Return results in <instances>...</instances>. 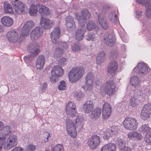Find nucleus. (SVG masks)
Masks as SVG:
<instances>
[{"instance_id": "obj_54", "label": "nucleus", "mask_w": 151, "mask_h": 151, "mask_svg": "<svg viewBox=\"0 0 151 151\" xmlns=\"http://www.w3.org/2000/svg\"><path fill=\"white\" fill-rule=\"evenodd\" d=\"M47 83L45 82L41 84L40 88L39 89V92L41 93H42L45 91L47 86Z\"/></svg>"}, {"instance_id": "obj_4", "label": "nucleus", "mask_w": 151, "mask_h": 151, "mask_svg": "<svg viewBox=\"0 0 151 151\" xmlns=\"http://www.w3.org/2000/svg\"><path fill=\"white\" fill-rule=\"evenodd\" d=\"M124 127L127 129L130 130H135L138 126L137 122L134 118L127 117L123 122Z\"/></svg>"}, {"instance_id": "obj_42", "label": "nucleus", "mask_w": 151, "mask_h": 151, "mask_svg": "<svg viewBox=\"0 0 151 151\" xmlns=\"http://www.w3.org/2000/svg\"><path fill=\"white\" fill-rule=\"evenodd\" d=\"M108 17L111 22L115 24L117 22V17L115 12L113 11L110 13Z\"/></svg>"}, {"instance_id": "obj_17", "label": "nucleus", "mask_w": 151, "mask_h": 151, "mask_svg": "<svg viewBox=\"0 0 151 151\" xmlns=\"http://www.w3.org/2000/svg\"><path fill=\"white\" fill-rule=\"evenodd\" d=\"M27 50L30 54L36 57L40 53V50L37 46L33 43H29L28 46Z\"/></svg>"}, {"instance_id": "obj_49", "label": "nucleus", "mask_w": 151, "mask_h": 151, "mask_svg": "<svg viewBox=\"0 0 151 151\" xmlns=\"http://www.w3.org/2000/svg\"><path fill=\"white\" fill-rule=\"evenodd\" d=\"M75 104L73 102L70 101L65 106L66 111L70 110V109H76Z\"/></svg>"}, {"instance_id": "obj_52", "label": "nucleus", "mask_w": 151, "mask_h": 151, "mask_svg": "<svg viewBox=\"0 0 151 151\" xmlns=\"http://www.w3.org/2000/svg\"><path fill=\"white\" fill-rule=\"evenodd\" d=\"M127 49V46L124 44H122L121 47V50L122 53H121V55L123 58H125L126 57V50Z\"/></svg>"}, {"instance_id": "obj_1", "label": "nucleus", "mask_w": 151, "mask_h": 151, "mask_svg": "<svg viewBox=\"0 0 151 151\" xmlns=\"http://www.w3.org/2000/svg\"><path fill=\"white\" fill-rule=\"evenodd\" d=\"M85 72V69L82 67H77L73 68L68 74L70 81L71 83L76 82L83 76Z\"/></svg>"}, {"instance_id": "obj_58", "label": "nucleus", "mask_w": 151, "mask_h": 151, "mask_svg": "<svg viewBox=\"0 0 151 151\" xmlns=\"http://www.w3.org/2000/svg\"><path fill=\"white\" fill-rule=\"evenodd\" d=\"M144 139L146 143H151V132L146 134Z\"/></svg>"}, {"instance_id": "obj_63", "label": "nucleus", "mask_w": 151, "mask_h": 151, "mask_svg": "<svg viewBox=\"0 0 151 151\" xmlns=\"http://www.w3.org/2000/svg\"><path fill=\"white\" fill-rule=\"evenodd\" d=\"M110 56L114 58H116L118 56V53L116 50L112 51L110 53Z\"/></svg>"}, {"instance_id": "obj_53", "label": "nucleus", "mask_w": 151, "mask_h": 151, "mask_svg": "<svg viewBox=\"0 0 151 151\" xmlns=\"http://www.w3.org/2000/svg\"><path fill=\"white\" fill-rule=\"evenodd\" d=\"M76 109H70V110L66 111V114L68 116L73 117L76 115Z\"/></svg>"}, {"instance_id": "obj_11", "label": "nucleus", "mask_w": 151, "mask_h": 151, "mask_svg": "<svg viewBox=\"0 0 151 151\" xmlns=\"http://www.w3.org/2000/svg\"><path fill=\"white\" fill-rule=\"evenodd\" d=\"M12 4L15 12L17 14H21L26 9L25 5L21 1H19L18 0L12 1Z\"/></svg>"}, {"instance_id": "obj_35", "label": "nucleus", "mask_w": 151, "mask_h": 151, "mask_svg": "<svg viewBox=\"0 0 151 151\" xmlns=\"http://www.w3.org/2000/svg\"><path fill=\"white\" fill-rule=\"evenodd\" d=\"M83 119L81 114L77 115L75 122L76 127L80 129L83 128Z\"/></svg>"}, {"instance_id": "obj_22", "label": "nucleus", "mask_w": 151, "mask_h": 151, "mask_svg": "<svg viewBox=\"0 0 151 151\" xmlns=\"http://www.w3.org/2000/svg\"><path fill=\"white\" fill-rule=\"evenodd\" d=\"M94 78V76L93 73L89 72L87 74L86 78V84L88 87V90H90L92 88Z\"/></svg>"}, {"instance_id": "obj_62", "label": "nucleus", "mask_w": 151, "mask_h": 151, "mask_svg": "<svg viewBox=\"0 0 151 151\" xmlns=\"http://www.w3.org/2000/svg\"><path fill=\"white\" fill-rule=\"evenodd\" d=\"M135 132H129L127 134L128 138L129 140H134Z\"/></svg>"}, {"instance_id": "obj_29", "label": "nucleus", "mask_w": 151, "mask_h": 151, "mask_svg": "<svg viewBox=\"0 0 151 151\" xmlns=\"http://www.w3.org/2000/svg\"><path fill=\"white\" fill-rule=\"evenodd\" d=\"M118 66V63L115 61H111L109 64L107 71L110 74H114L117 71Z\"/></svg>"}, {"instance_id": "obj_60", "label": "nucleus", "mask_w": 151, "mask_h": 151, "mask_svg": "<svg viewBox=\"0 0 151 151\" xmlns=\"http://www.w3.org/2000/svg\"><path fill=\"white\" fill-rule=\"evenodd\" d=\"M36 148L35 146L32 144L28 145L26 149V151H34Z\"/></svg>"}, {"instance_id": "obj_32", "label": "nucleus", "mask_w": 151, "mask_h": 151, "mask_svg": "<svg viewBox=\"0 0 151 151\" xmlns=\"http://www.w3.org/2000/svg\"><path fill=\"white\" fill-rule=\"evenodd\" d=\"M1 22L4 25L7 27L11 26L13 23L12 18L6 16L3 17L1 19Z\"/></svg>"}, {"instance_id": "obj_30", "label": "nucleus", "mask_w": 151, "mask_h": 151, "mask_svg": "<svg viewBox=\"0 0 151 151\" xmlns=\"http://www.w3.org/2000/svg\"><path fill=\"white\" fill-rule=\"evenodd\" d=\"M98 21L99 24L104 29H107L109 28L108 23L105 17L99 14L98 15Z\"/></svg>"}, {"instance_id": "obj_47", "label": "nucleus", "mask_w": 151, "mask_h": 151, "mask_svg": "<svg viewBox=\"0 0 151 151\" xmlns=\"http://www.w3.org/2000/svg\"><path fill=\"white\" fill-rule=\"evenodd\" d=\"M34 57L30 54L25 56L24 58V61L27 63V66H29L31 65L32 61Z\"/></svg>"}, {"instance_id": "obj_13", "label": "nucleus", "mask_w": 151, "mask_h": 151, "mask_svg": "<svg viewBox=\"0 0 151 151\" xmlns=\"http://www.w3.org/2000/svg\"><path fill=\"white\" fill-rule=\"evenodd\" d=\"M43 29L41 27H35L31 32L30 35L31 39L32 40L37 39L43 35Z\"/></svg>"}, {"instance_id": "obj_36", "label": "nucleus", "mask_w": 151, "mask_h": 151, "mask_svg": "<svg viewBox=\"0 0 151 151\" xmlns=\"http://www.w3.org/2000/svg\"><path fill=\"white\" fill-rule=\"evenodd\" d=\"M118 33L123 42L125 43L128 42L129 38L128 35L123 28H121L120 30L118 31Z\"/></svg>"}, {"instance_id": "obj_9", "label": "nucleus", "mask_w": 151, "mask_h": 151, "mask_svg": "<svg viewBox=\"0 0 151 151\" xmlns=\"http://www.w3.org/2000/svg\"><path fill=\"white\" fill-rule=\"evenodd\" d=\"M18 143L17 137L15 135H11L7 139L4 144V148L8 149L15 146Z\"/></svg>"}, {"instance_id": "obj_8", "label": "nucleus", "mask_w": 151, "mask_h": 151, "mask_svg": "<svg viewBox=\"0 0 151 151\" xmlns=\"http://www.w3.org/2000/svg\"><path fill=\"white\" fill-rule=\"evenodd\" d=\"M57 47L55 49L54 56L55 57L58 58L60 57L63 52V51L68 47L67 43L62 41H60L57 45Z\"/></svg>"}, {"instance_id": "obj_33", "label": "nucleus", "mask_w": 151, "mask_h": 151, "mask_svg": "<svg viewBox=\"0 0 151 151\" xmlns=\"http://www.w3.org/2000/svg\"><path fill=\"white\" fill-rule=\"evenodd\" d=\"M106 54L104 51L99 52L96 57V63L99 65H101L104 62L106 58Z\"/></svg>"}, {"instance_id": "obj_7", "label": "nucleus", "mask_w": 151, "mask_h": 151, "mask_svg": "<svg viewBox=\"0 0 151 151\" xmlns=\"http://www.w3.org/2000/svg\"><path fill=\"white\" fill-rule=\"evenodd\" d=\"M147 71V65L144 62L139 63L133 70V72H135L140 76L146 74Z\"/></svg>"}, {"instance_id": "obj_43", "label": "nucleus", "mask_w": 151, "mask_h": 151, "mask_svg": "<svg viewBox=\"0 0 151 151\" xmlns=\"http://www.w3.org/2000/svg\"><path fill=\"white\" fill-rule=\"evenodd\" d=\"M45 151H50V149H46ZM51 151H64V148L62 145L58 144L54 147H52Z\"/></svg>"}, {"instance_id": "obj_19", "label": "nucleus", "mask_w": 151, "mask_h": 151, "mask_svg": "<svg viewBox=\"0 0 151 151\" xmlns=\"http://www.w3.org/2000/svg\"><path fill=\"white\" fill-rule=\"evenodd\" d=\"M94 107V105L92 101L88 100L83 104L82 110L86 114H88L91 112Z\"/></svg>"}, {"instance_id": "obj_48", "label": "nucleus", "mask_w": 151, "mask_h": 151, "mask_svg": "<svg viewBox=\"0 0 151 151\" xmlns=\"http://www.w3.org/2000/svg\"><path fill=\"white\" fill-rule=\"evenodd\" d=\"M139 130L140 131L142 132L143 133H146V134L151 132V130L150 129V127L147 125L146 124L142 125V126L140 128Z\"/></svg>"}, {"instance_id": "obj_34", "label": "nucleus", "mask_w": 151, "mask_h": 151, "mask_svg": "<svg viewBox=\"0 0 151 151\" xmlns=\"http://www.w3.org/2000/svg\"><path fill=\"white\" fill-rule=\"evenodd\" d=\"M116 150V145L111 143L105 145L101 148V151H115Z\"/></svg>"}, {"instance_id": "obj_2", "label": "nucleus", "mask_w": 151, "mask_h": 151, "mask_svg": "<svg viewBox=\"0 0 151 151\" xmlns=\"http://www.w3.org/2000/svg\"><path fill=\"white\" fill-rule=\"evenodd\" d=\"M117 90L114 81L108 80L101 86L100 92L102 93L107 94L110 96L114 94Z\"/></svg>"}, {"instance_id": "obj_31", "label": "nucleus", "mask_w": 151, "mask_h": 151, "mask_svg": "<svg viewBox=\"0 0 151 151\" xmlns=\"http://www.w3.org/2000/svg\"><path fill=\"white\" fill-rule=\"evenodd\" d=\"M98 21L99 24L104 29H107L109 28L108 23L105 17L99 14L98 15Z\"/></svg>"}, {"instance_id": "obj_39", "label": "nucleus", "mask_w": 151, "mask_h": 151, "mask_svg": "<svg viewBox=\"0 0 151 151\" xmlns=\"http://www.w3.org/2000/svg\"><path fill=\"white\" fill-rule=\"evenodd\" d=\"M39 12L42 15L45 16L50 14V11L49 8L44 6L40 5Z\"/></svg>"}, {"instance_id": "obj_51", "label": "nucleus", "mask_w": 151, "mask_h": 151, "mask_svg": "<svg viewBox=\"0 0 151 151\" xmlns=\"http://www.w3.org/2000/svg\"><path fill=\"white\" fill-rule=\"evenodd\" d=\"M95 34L92 33H89L85 36L86 39L88 41H94L95 40Z\"/></svg>"}, {"instance_id": "obj_38", "label": "nucleus", "mask_w": 151, "mask_h": 151, "mask_svg": "<svg viewBox=\"0 0 151 151\" xmlns=\"http://www.w3.org/2000/svg\"><path fill=\"white\" fill-rule=\"evenodd\" d=\"M11 130V128L9 126L4 127L0 130V135L5 137L10 133Z\"/></svg>"}, {"instance_id": "obj_24", "label": "nucleus", "mask_w": 151, "mask_h": 151, "mask_svg": "<svg viewBox=\"0 0 151 151\" xmlns=\"http://www.w3.org/2000/svg\"><path fill=\"white\" fill-rule=\"evenodd\" d=\"M135 93H138V96L140 98H145L149 94H151V86H148L146 88H143L141 91H135Z\"/></svg>"}, {"instance_id": "obj_50", "label": "nucleus", "mask_w": 151, "mask_h": 151, "mask_svg": "<svg viewBox=\"0 0 151 151\" xmlns=\"http://www.w3.org/2000/svg\"><path fill=\"white\" fill-rule=\"evenodd\" d=\"M71 50L73 51L76 52L80 51V47L77 42L73 43L71 45Z\"/></svg>"}, {"instance_id": "obj_56", "label": "nucleus", "mask_w": 151, "mask_h": 151, "mask_svg": "<svg viewBox=\"0 0 151 151\" xmlns=\"http://www.w3.org/2000/svg\"><path fill=\"white\" fill-rule=\"evenodd\" d=\"M96 24L93 22H91L87 24L86 26L87 30L90 31L93 29L96 28Z\"/></svg>"}, {"instance_id": "obj_28", "label": "nucleus", "mask_w": 151, "mask_h": 151, "mask_svg": "<svg viewBox=\"0 0 151 151\" xmlns=\"http://www.w3.org/2000/svg\"><path fill=\"white\" fill-rule=\"evenodd\" d=\"M28 1H30V3H31L29 10V13L31 16H34L36 14L37 11V8L40 7V5L37 4L35 6L36 4L34 2V0H28Z\"/></svg>"}, {"instance_id": "obj_6", "label": "nucleus", "mask_w": 151, "mask_h": 151, "mask_svg": "<svg viewBox=\"0 0 151 151\" xmlns=\"http://www.w3.org/2000/svg\"><path fill=\"white\" fill-rule=\"evenodd\" d=\"M65 122L66 130L68 134L72 137H76L77 134L75 123L68 118L66 119Z\"/></svg>"}, {"instance_id": "obj_44", "label": "nucleus", "mask_w": 151, "mask_h": 151, "mask_svg": "<svg viewBox=\"0 0 151 151\" xmlns=\"http://www.w3.org/2000/svg\"><path fill=\"white\" fill-rule=\"evenodd\" d=\"M73 95L74 97L78 101L81 100L84 96L83 93L80 90L75 91Z\"/></svg>"}, {"instance_id": "obj_59", "label": "nucleus", "mask_w": 151, "mask_h": 151, "mask_svg": "<svg viewBox=\"0 0 151 151\" xmlns=\"http://www.w3.org/2000/svg\"><path fill=\"white\" fill-rule=\"evenodd\" d=\"M67 63V59L64 58H60L58 61L59 64L63 66L66 65Z\"/></svg>"}, {"instance_id": "obj_41", "label": "nucleus", "mask_w": 151, "mask_h": 151, "mask_svg": "<svg viewBox=\"0 0 151 151\" xmlns=\"http://www.w3.org/2000/svg\"><path fill=\"white\" fill-rule=\"evenodd\" d=\"M4 9L5 13H10L12 12V9L11 4L7 2H4Z\"/></svg>"}, {"instance_id": "obj_5", "label": "nucleus", "mask_w": 151, "mask_h": 151, "mask_svg": "<svg viewBox=\"0 0 151 151\" xmlns=\"http://www.w3.org/2000/svg\"><path fill=\"white\" fill-rule=\"evenodd\" d=\"M63 73V69L60 67L56 66L53 67L51 70V76L50 77L51 82L55 83L58 77L62 76Z\"/></svg>"}, {"instance_id": "obj_15", "label": "nucleus", "mask_w": 151, "mask_h": 151, "mask_svg": "<svg viewBox=\"0 0 151 151\" xmlns=\"http://www.w3.org/2000/svg\"><path fill=\"white\" fill-rule=\"evenodd\" d=\"M60 34V30L58 27H54L50 33V37L52 42L57 45L60 41H58Z\"/></svg>"}, {"instance_id": "obj_16", "label": "nucleus", "mask_w": 151, "mask_h": 151, "mask_svg": "<svg viewBox=\"0 0 151 151\" xmlns=\"http://www.w3.org/2000/svg\"><path fill=\"white\" fill-rule=\"evenodd\" d=\"M139 4L145 6L146 17L151 18V3L150 0H136Z\"/></svg>"}, {"instance_id": "obj_3", "label": "nucleus", "mask_w": 151, "mask_h": 151, "mask_svg": "<svg viewBox=\"0 0 151 151\" xmlns=\"http://www.w3.org/2000/svg\"><path fill=\"white\" fill-rule=\"evenodd\" d=\"M81 13V17L78 14L76 15L79 24L82 27L85 25L87 20L90 18L91 15L90 12L86 9L82 10Z\"/></svg>"}, {"instance_id": "obj_64", "label": "nucleus", "mask_w": 151, "mask_h": 151, "mask_svg": "<svg viewBox=\"0 0 151 151\" xmlns=\"http://www.w3.org/2000/svg\"><path fill=\"white\" fill-rule=\"evenodd\" d=\"M11 151H24V150L22 147H17L12 149Z\"/></svg>"}, {"instance_id": "obj_14", "label": "nucleus", "mask_w": 151, "mask_h": 151, "mask_svg": "<svg viewBox=\"0 0 151 151\" xmlns=\"http://www.w3.org/2000/svg\"><path fill=\"white\" fill-rule=\"evenodd\" d=\"M35 25V23L32 21H28L26 22L22 29V35L25 37L28 35L31 29Z\"/></svg>"}, {"instance_id": "obj_23", "label": "nucleus", "mask_w": 151, "mask_h": 151, "mask_svg": "<svg viewBox=\"0 0 151 151\" xmlns=\"http://www.w3.org/2000/svg\"><path fill=\"white\" fill-rule=\"evenodd\" d=\"M65 24L68 30L72 31L75 30L76 27L72 17L70 16L67 17L65 20Z\"/></svg>"}, {"instance_id": "obj_27", "label": "nucleus", "mask_w": 151, "mask_h": 151, "mask_svg": "<svg viewBox=\"0 0 151 151\" xmlns=\"http://www.w3.org/2000/svg\"><path fill=\"white\" fill-rule=\"evenodd\" d=\"M138 93H135L134 95L132 96L129 101L130 105L132 107H135L140 103L139 97L138 96Z\"/></svg>"}, {"instance_id": "obj_61", "label": "nucleus", "mask_w": 151, "mask_h": 151, "mask_svg": "<svg viewBox=\"0 0 151 151\" xmlns=\"http://www.w3.org/2000/svg\"><path fill=\"white\" fill-rule=\"evenodd\" d=\"M109 131V130L106 131L104 133L103 138L104 139L107 140L109 138L110 136H112V134L111 132H110Z\"/></svg>"}, {"instance_id": "obj_40", "label": "nucleus", "mask_w": 151, "mask_h": 151, "mask_svg": "<svg viewBox=\"0 0 151 151\" xmlns=\"http://www.w3.org/2000/svg\"><path fill=\"white\" fill-rule=\"evenodd\" d=\"M131 85L134 88L137 87L139 84V80L137 76L134 75L130 78Z\"/></svg>"}, {"instance_id": "obj_37", "label": "nucleus", "mask_w": 151, "mask_h": 151, "mask_svg": "<svg viewBox=\"0 0 151 151\" xmlns=\"http://www.w3.org/2000/svg\"><path fill=\"white\" fill-rule=\"evenodd\" d=\"M84 30L80 27L76 31L75 36L76 39L78 41H81L84 37Z\"/></svg>"}, {"instance_id": "obj_25", "label": "nucleus", "mask_w": 151, "mask_h": 151, "mask_svg": "<svg viewBox=\"0 0 151 151\" xmlns=\"http://www.w3.org/2000/svg\"><path fill=\"white\" fill-rule=\"evenodd\" d=\"M89 116L91 119L96 120L99 119L101 113V109L100 108H96L91 111Z\"/></svg>"}, {"instance_id": "obj_21", "label": "nucleus", "mask_w": 151, "mask_h": 151, "mask_svg": "<svg viewBox=\"0 0 151 151\" xmlns=\"http://www.w3.org/2000/svg\"><path fill=\"white\" fill-rule=\"evenodd\" d=\"M104 40L105 43L109 46L113 45L115 39L112 34L106 33L104 35Z\"/></svg>"}, {"instance_id": "obj_45", "label": "nucleus", "mask_w": 151, "mask_h": 151, "mask_svg": "<svg viewBox=\"0 0 151 151\" xmlns=\"http://www.w3.org/2000/svg\"><path fill=\"white\" fill-rule=\"evenodd\" d=\"M119 130V127L115 125L112 126L110 128V129L109 130V132H111L112 134V136L114 135H116L118 132Z\"/></svg>"}, {"instance_id": "obj_20", "label": "nucleus", "mask_w": 151, "mask_h": 151, "mask_svg": "<svg viewBox=\"0 0 151 151\" xmlns=\"http://www.w3.org/2000/svg\"><path fill=\"white\" fill-rule=\"evenodd\" d=\"M40 24L45 29H49L51 28L54 25L53 22L49 19L41 17Z\"/></svg>"}, {"instance_id": "obj_26", "label": "nucleus", "mask_w": 151, "mask_h": 151, "mask_svg": "<svg viewBox=\"0 0 151 151\" xmlns=\"http://www.w3.org/2000/svg\"><path fill=\"white\" fill-rule=\"evenodd\" d=\"M45 58L42 55H40L37 58L36 67L38 69H42L44 66Z\"/></svg>"}, {"instance_id": "obj_12", "label": "nucleus", "mask_w": 151, "mask_h": 151, "mask_svg": "<svg viewBox=\"0 0 151 151\" xmlns=\"http://www.w3.org/2000/svg\"><path fill=\"white\" fill-rule=\"evenodd\" d=\"M6 37L10 42L14 43L20 41L17 32L14 30H11L8 32L6 34Z\"/></svg>"}, {"instance_id": "obj_46", "label": "nucleus", "mask_w": 151, "mask_h": 151, "mask_svg": "<svg viewBox=\"0 0 151 151\" xmlns=\"http://www.w3.org/2000/svg\"><path fill=\"white\" fill-rule=\"evenodd\" d=\"M116 142L119 145V147L120 149H123L124 148L125 146V142L120 138H118L116 140Z\"/></svg>"}, {"instance_id": "obj_18", "label": "nucleus", "mask_w": 151, "mask_h": 151, "mask_svg": "<svg viewBox=\"0 0 151 151\" xmlns=\"http://www.w3.org/2000/svg\"><path fill=\"white\" fill-rule=\"evenodd\" d=\"M111 108L110 105L107 103H105L102 109V118L104 119H108L111 113Z\"/></svg>"}, {"instance_id": "obj_55", "label": "nucleus", "mask_w": 151, "mask_h": 151, "mask_svg": "<svg viewBox=\"0 0 151 151\" xmlns=\"http://www.w3.org/2000/svg\"><path fill=\"white\" fill-rule=\"evenodd\" d=\"M66 84L64 81H62L60 82L58 88L60 90H63L66 89Z\"/></svg>"}, {"instance_id": "obj_57", "label": "nucleus", "mask_w": 151, "mask_h": 151, "mask_svg": "<svg viewBox=\"0 0 151 151\" xmlns=\"http://www.w3.org/2000/svg\"><path fill=\"white\" fill-rule=\"evenodd\" d=\"M143 138L141 133L135 132L134 140L139 141L142 139Z\"/></svg>"}, {"instance_id": "obj_10", "label": "nucleus", "mask_w": 151, "mask_h": 151, "mask_svg": "<svg viewBox=\"0 0 151 151\" xmlns=\"http://www.w3.org/2000/svg\"><path fill=\"white\" fill-rule=\"evenodd\" d=\"M100 142V137L96 135H94L89 138L88 144L90 148L93 150L97 148Z\"/></svg>"}]
</instances>
